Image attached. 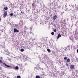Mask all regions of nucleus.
Listing matches in <instances>:
<instances>
[{
    "instance_id": "f257e3e1",
    "label": "nucleus",
    "mask_w": 78,
    "mask_h": 78,
    "mask_svg": "<svg viewBox=\"0 0 78 78\" xmlns=\"http://www.w3.org/2000/svg\"><path fill=\"white\" fill-rule=\"evenodd\" d=\"M0 47L2 48H5V42H0Z\"/></svg>"
},
{
    "instance_id": "f03ea898",
    "label": "nucleus",
    "mask_w": 78,
    "mask_h": 78,
    "mask_svg": "<svg viewBox=\"0 0 78 78\" xmlns=\"http://www.w3.org/2000/svg\"><path fill=\"white\" fill-rule=\"evenodd\" d=\"M4 52L6 55H9V51H8V50L7 49H5Z\"/></svg>"
},
{
    "instance_id": "7ed1b4c3",
    "label": "nucleus",
    "mask_w": 78,
    "mask_h": 78,
    "mask_svg": "<svg viewBox=\"0 0 78 78\" xmlns=\"http://www.w3.org/2000/svg\"><path fill=\"white\" fill-rule=\"evenodd\" d=\"M3 65L5 66L6 67H9V69H12V66H9L8 65H7L5 63H3Z\"/></svg>"
},
{
    "instance_id": "20e7f679",
    "label": "nucleus",
    "mask_w": 78,
    "mask_h": 78,
    "mask_svg": "<svg viewBox=\"0 0 78 78\" xmlns=\"http://www.w3.org/2000/svg\"><path fill=\"white\" fill-rule=\"evenodd\" d=\"M32 8H36V5L35 4V3H33V4H32Z\"/></svg>"
},
{
    "instance_id": "39448f33",
    "label": "nucleus",
    "mask_w": 78,
    "mask_h": 78,
    "mask_svg": "<svg viewBox=\"0 0 78 78\" xmlns=\"http://www.w3.org/2000/svg\"><path fill=\"white\" fill-rule=\"evenodd\" d=\"M13 31L14 33H17V32H19V30L16 29H14Z\"/></svg>"
},
{
    "instance_id": "423d86ee",
    "label": "nucleus",
    "mask_w": 78,
    "mask_h": 78,
    "mask_svg": "<svg viewBox=\"0 0 78 78\" xmlns=\"http://www.w3.org/2000/svg\"><path fill=\"white\" fill-rule=\"evenodd\" d=\"M7 16V12H5L4 13V15H3V17L5 18V17H6V16Z\"/></svg>"
},
{
    "instance_id": "0eeeda50",
    "label": "nucleus",
    "mask_w": 78,
    "mask_h": 78,
    "mask_svg": "<svg viewBox=\"0 0 78 78\" xmlns=\"http://www.w3.org/2000/svg\"><path fill=\"white\" fill-rule=\"evenodd\" d=\"M23 59L24 61H27L28 60V58L27 57V56H25L23 58Z\"/></svg>"
},
{
    "instance_id": "6e6552de",
    "label": "nucleus",
    "mask_w": 78,
    "mask_h": 78,
    "mask_svg": "<svg viewBox=\"0 0 78 78\" xmlns=\"http://www.w3.org/2000/svg\"><path fill=\"white\" fill-rule=\"evenodd\" d=\"M74 65H71L70 66V68L71 69H74Z\"/></svg>"
},
{
    "instance_id": "1a4fd4ad",
    "label": "nucleus",
    "mask_w": 78,
    "mask_h": 78,
    "mask_svg": "<svg viewBox=\"0 0 78 78\" xmlns=\"http://www.w3.org/2000/svg\"><path fill=\"white\" fill-rule=\"evenodd\" d=\"M57 19V16L55 15V16H53V19L54 20H55V19Z\"/></svg>"
},
{
    "instance_id": "9d476101",
    "label": "nucleus",
    "mask_w": 78,
    "mask_h": 78,
    "mask_svg": "<svg viewBox=\"0 0 78 78\" xmlns=\"http://www.w3.org/2000/svg\"><path fill=\"white\" fill-rule=\"evenodd\" d=\"M60 37H61V34H58V37L57 38L58 39H59V38Z\"/></svg>"
},
{
    "instance_id": "9b49d317",
    "label": "nucleus",
    "mask_w": 78,
    "mask_h": 78,
    "mask_svg": "<svg viewBox=\"0 0 78 78\" xmlns=\"http://www.w3.org/2000/svg\"><path fill=\"white\" fill-rule=\"evenodd\" d=\"M70 61V60L69 58H68L67 59V62H69Z\"/></svg>"
},
{
    "instance_id": "f8f14e48",
    "label": "nucleus",
    "mask_w": 78,
    "mask_h": 78,
    "mask_svg": "<svg viewBox=\"0 0 78 78\" xmlns=\"http://www.w3.org/2000/svg\"><path fill=\"white\" fill-rule=\"evenodd\" d=\"M10 25H11L12 27H15V25L14 24H11V23H10Z\"/></svg>"
},
{
    "instance_id": "ddd939ff",
    "label": "nucleus",
    "mask_w": 78,
    "mask_h": 78,
    "mask_svg": "<svg viewBox=\"0 0 78 78\" xmlns=\"http://www.w3.org/2000/svg\"><path fill=\"white\" fill-rule=\"evenodd\" d=\"M47 50L48 51V52H49V53L51 52V51H50V50L49 49H48Z\"/></svg>"
},
{
    "instance_id": "4468645a",
    "label": "nucleus",
    "mask_w": 78,
    "mask_h": 78,
    "mask_svg": "<svg viewBox=\"0 0 78 78\" xmlns=\"http://www.w3.org/2000/svg\"><path fill=\"white\" fill-rule=\"evenodd\" d=\"M41 77L39 76H36V78H40Z\"/></svg>"
},
{
    "instance_id": "2eb2a0df",
    "label": "nucleus",
    "mask_w": 78,
    "mask_h": 78,
    "mask_svg": "<svg viewBox=\"0 0 78 78\" xmlns=\"http://www.w3.org/2000/svg\"><path fill=\"white\" fill-rule=\"evenodd\" d=\"M15 69L16 70H18V69H19V67L17 66H16L15 67Z\"/></svg>"
},
{
    "instance_id": "dca6fc26",
    "label": "nucleus",
    "mask_w": 78,
    "mask_h": 78,
    "mask_svg": "<svg viewBox=\"0 0 78 78\" xmlns=\"http://www.w3.org/2000/svg\"><path fill=\"white\" fill-rule=\"evenodd\" d=\"M67 57H65L64 58V60H67Z\"/></svg>"
},
{
    "instance_id": "f3484780",
    "label": "nucleus",
    "mask_w": 78,
    "mask_h": 78,
    "mask_svg": "<svg viewBox=\"0 0 78 78\" xmlns=\"http://www.w3.org/2000/svg\"><path fill=\"white\" fill-rule=\"evenodd\" d=\"M21 51L23 52L24 51V49H22L20 50Z\"/></svg>"
},
{
    "instance_id": "a211bd4d",
    "label": "nucleus",
    "mask_w": 78,
    "mask_h": 78,
    "mask_svg": "<svg viewBox=\"0 0 78 78\" xmlns=\"http://www.w3.org/2000/svg\"><path fill=\"white\" fill-rule=\"evenodd\" d=\"M4 9H5V10H7V9H8V7H4Z\"/></svg>"
},
{
    "instance_id": "6ab92c4d",
    "label": "nucleus",
    "mask_w": 78,
    "mask_h": 78,
    "mask_svg": "<svg viewBox=\"0 0 78 78\" xmlns=\"http://www.w3.org/2000/svg\"><path fill=\"white\" fill-rule=\"evenodd\" d=\"M38 70H41V68L40 67H39L38 69Z\"/></svg>"
},
{
    "instance_id": "aec40b11",
    "label": "nucleus",
    "mask_w": 78,
    "mask_h": 78,
    "mask_svg": "<svg viewBox=\"0 0 78 78\" xmlns=\"http://www.w3.org/2000/svg\"><path fill=\"white\" fill-rule=\"evenodd\" d=\"M51 34H52V35H54V34H55V33L53 32H52L51 33Z\"/></svg>"
},
{
    "instance_id": "412c9836",
    "label": "nucleus",
    "mask_w": 78,
    "mask_h": 78,
    "mask_svg": "<svg viewBox=\"0 0 78 78\" xmlns=\"http://www.w3.org/2000/svg\"><path fill=\"white\" fill-rule=\"evenodd\" d=\"M17 78H21L20 76H17Z\"/></svg>"
},
{
    "instance_id": "4be33fe9",
    "label": "nucleus",
    "mask_w": 78,
    "mask_h": 78,
    "mask_svg": "<svg viewBox=\"0 0 78 78\" xmlns=\"http://www.w3.org/2000/svg\"><path fill=\"white\" fill-rule=\"evenodd\" d=\"M30 34H32V35H33V36H34V34H33V32H31V31L30 32Z\"/></svg>"
},
{
    "instance_id": "5701e85b",
    "label": "nucleus",
    "mask_w": 78,
    "mask_h": 78,
    "mask_svg": "<svg viewBox=\"0 0 78 78\" xmlns=\"http://www.w3.org/2000/svg\"><path fill=\"white\" fill-rule=\"evenodd\" d=\"M10 16H12V15H13V13H10Z\"/></svg>"
},
{
    "instance_id": "b1692460",
    "label": "nucleus",
    "mask_w": 78,
    "mask_h": 78,
    "mask_svg": "<svg viewBox=\"0 0 78 78\" xmlns=\"http://www.w3.org/2000/svg\"><path fill=\"white\" fill-rule=\"evenodd\" d=\"M3 31H4V30L2 29L1 30V32H3Z\"/></svg>"
},
{
    "instance_id": "393cba45",
    "label": "nucleus",
    "mask_w": 78,
    "mask_h": 78,
    "mask_svg": "<svg viewBox=\"0 0 78 78\" xmlns=\"http://www.w3.org/2000/svg\"><path fill=\"white\" fill-rule=\"evenodd\" d=\"M0 63H3V62H2V60H0Z\"/></svg>"
},
{
    "instance_id": "a878e982",
    "label": "nucleus",
    "mask_w": 78,
    "mask_h": 78,
    "mask_svg": "<svg viewBox=\"0 0 78 78\" xmlns=\"http://www.w3.org/2000/svg\"><path fill=\"white\" fill-rule=\"evenodd\" d=\"M53 25H54V27H55V28H56V26L55 25V24H54Z\"/></svg>"
},
{
    "instance_id": "bb28decb",
    "label": "nucleus",
    "mask_w": 78,
    "mask_h": 78,
    "mask_svg": "<svg viewBox=\"0 0 78 78\" xmlns=\"http://www.w3.org/2000/svg\"><path fill=\"white\" fill-rule=\"evenodd\" d=\"M56 29H55L54 30V32H56Z\"/></svg>"
},
{
    "instance_id": "cd10ccee",
    "label": "nucleus",
    "mask_w": 78,
    "mask_h": 78,
    "mask_svg": "<svg viewBox=\"0 0 78 78\" xmlns=\"http://www.w3.org/2000/svg\"><path fill=\"white\" fill-rule=\"evenodd\" d=\"M32 29H33V28H32V27H30V30H32Z\"/></svg>"
},
{
    "instance_id": "c85d7f7f",
    "label": "nucleus",
    "mask_w": 78,
    "mask_h": 78,
    "mask_svg": "<svg viewBox=\"0 0 78 78\" xmlns=\"http://www.w3.org/2000/svg\"><path fill=\"white\" fill-rule=\"evenodd\" d=\"M2 27V25L0 24V27Z\"/></svg>"
},
{
    "instance_id": "c756f323",
    "label": "nucleus",
    "mask_w": 78,
    "mask_h": 78,
    "mask_svg": "<svg viewBox=\"0 0 78 78\" xmlns=\"http://www.w3.org/2000/svg\"><path fill=\"white\" fill-rule=\"evenodd\" d=\"M15 26L16 27H17V25L16 24H15Z\"/></svg>"
},
{
    "instance_id": "7c9ffc66",
    "label": "nucleus",
    "mask_w": 78,
    "mask_h": 78,
    "mask_svg": "<svg viewBox=\"0 0 78 78\" xmlns=\"http://www.w3.org/2000/svg\"><path fill=\"white\" fill-rule=\"evenodd\" d=\"M48 1L49 0V1H50V2H51V0H48Z\"/></svg>"
},
{
    "instance_id": "2f4dec72",
    "label": "nucleus",
    "mask_w": 78,
    "mask_h": 78,
    "mask_svg": "<svg viewBox=\"0 0 78 78\" xmlns=\"http://www.w3.org/2000/svg\"><path fill=\"white\" fill-rule=\"evenodd\" d=\"M72 7L73 8H74V7H73V5H72Z\"/></svg>"
},
{
    "instance_id": "473e14b6",
    "label": "nucleus",
    "mask_w": 78,
    "mask_h": 78,
    "mask_svg": "<svg viewBox=\"0 0 78 78\" xmlns=\"http://www.w3.org/2000/svg\"><path fill=\"white\" fill-rule=\"evenodd\" d=\"M21 13H23V12H22V11L21 10Z\"/></svg>"
},
{
    "instance_id": "72a5a7b5",
    "label": "nucleus",
    "mask_w": 78,
    "mask_h": 78,
    "mask_svg": "<svg viewBox=\"0 0 78 78\" xmlns=\"http://www.w3.org/2000/svg\"><path fill=\"white\" fill-rule=\"evenodd\" d=\"M27 11H28V12H29V11H30V10H27Z\"/></svg>"
},
{
    "instance_id": "f704fd0d",
    "label": "nucleus",
    "mask_w": 78,
    "mask_h": 78,
    "mask_svg": "<svg viewBox=\"0 0 78 78\" xmlns=\"http://www.w3.org/2000/svg\"><path fill=\"white\" fill-rule=\"evenodd\" d=\"M71 48H72V46H71Z\"/></svg>"
},
{
    "instance_id": "c9c22d12",
    "label": "nucleus",
    "mask_w": 78,
    "mask_h": 78,
    "mask_svg": "<svg viewBox=\"0 0 78 78\" xmlns=\"http://www.w3.org/2000/svg\"><path fill=\"white\" fill-rule=\"evenodd\" d=\"M76 9H78V8H76Z\"/></svg>"
},
{
    "instance_id": "e433bc0d",
    "label": "nucleus",
    "mask_w": 78,
    "mask_h": 78,
    "mask_svg": "<svg viewBox=\"0 0 78 78\" xmlns=\"http://www.w3.org/2000/svg\"><path fill=\"white\" fill-rule=\"evenodd\" d=\"M65 11H67V10H65Z\"/></svg>"
},
{
    "instance_id": "4c0bfd02",
    "label": "nucleus",
    "mask_w": 78,
    "mask_h": 78,
    "mask_svg": "<svg viewBox=\"0 0 78 78\" xmlns=\"http://www.w3.org/2000/svg\"><path fill=\"white\" fill-rule=\"evenodd\" d=\"M2 57H1V59H2Z\"/></svg>"
},
{
    "instance_id": "58836bf2",
    "label": "nucleus",
    "mask_w": 78,
    "mask_h": 78,
    "mask_svg": "<svg viewBox=\"0 0 78 78\" xmlns=\"http://www.w3.org/2000/svg\"><path fill=\"white\" fill-rule=\"evenodd\" d=\"M1 35V34H0V36Z\"/></svg>"
},
{
    "instance_id": "ea45409f",
    "label": "nucleus",
    "mask_w": 78,
    "mask_h": 78,
    "mask_svg": "<svg viewBox=\"0 0 78 78\" xmlns=\"http://www.w3.org/2000/svg\"><path fill=\"white\" fill-rule=\"evenodd\" d=\"M9 60H10V59H9Z\"/></svg>"
},
{
    "instance_id": "a19ab883",
    "label": "nucleus",
    "mask_w": 78,
    "mask_h": 78,
    "mask_svg": "<svg viewBox=\"0 0 78 78\" xmlns=\"http://www.w3.org/2000/svg\"><path fill=\"white\" fill-rule=\"evenodd\" d=\"M27 18V19H28V18Z\"/></svg>"
},
{
    "instance_id": "79ce46f5",
    "label": "nucleus",
    "mask_w": 78,
    "mask_h": 78,
    "mask_svg": "<svg viewBox=\"0 0 78 78\" xmlns=\"http://www.w3.org/2000/svg\"><path fill=\"white\" fill-rule=\"evenodd\" d=\"M0 69H2V68H0Z\"/></svg>"
},
{
    "instance_id": "37998d69",
    "label": "nucleus",
    "mask_w": 78,
    "mask_h": 78,
    "mask_svg": "<svg viewBox=\"0 0 78 78\" xmlns=\"http://www.w3.org/2000/svg\"><path fill=\"white\" fill-rule=\"evenodd\" d=\"M0 69H2V68H0Z\"/></svg>"
},
{
    "instance_id": "c03bdc74",
    "label": "nucleus",
    "mask_w": 78,
    "mask_h": 78,
    "mask_svg": "<svg viewBox=\"0 0 78 78\" xmlns=\"http://www.w3.org/2000/svg\"><path fill=\"white\" fill-rule=\"evenodd\" d=\"M69 6H70V5H69Z\"/></svg>"
}]
</instances>
